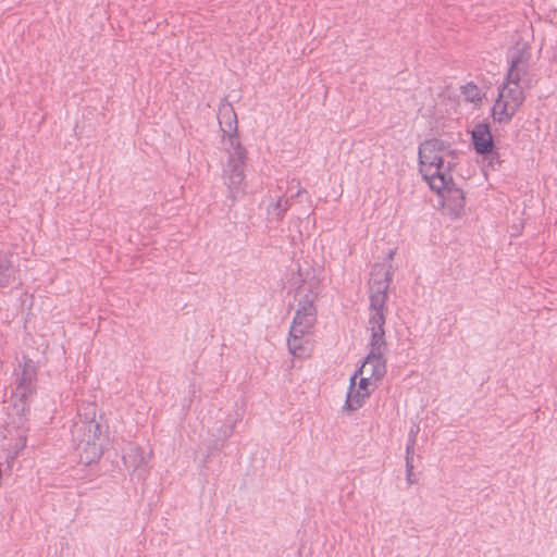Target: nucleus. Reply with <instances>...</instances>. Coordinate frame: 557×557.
<instances>
[{"mask_svg":"<svg viewBox=\"0 0 557 557\" xmlns=\"http://www.w3.org/2000/svg\"><path fill=\"white\" fill-rule=\"evenodd\" d=\"M304 193H306V190H305V189H302V188H299V189L297 190V193H296V196H300V195H301V194H304Z\"/></svg>","mask_w":557,"mask_h":557,"instance_id":"nucleus-24","label":"nucleus"},{"mask_svg":"<svg viewBox=\"0 0 557 557\" xmlns=\"http://www.w3.org/2000/svg\"><path fill=\"white\" fill-rule=\"evenodd\" d=\"M413 463H406V480L409 485H412L417 482L413 474Z\"/></svg>","mask_w":557,"mask_h":557,"instance_id":"nucleus-19","label":"nucleus"},{"mask_svg":"<svg viewBox=\"0 0 557 557\" xmlns=\"http://www.w3.org/2000/svg\"><path fill=\"white\" fill-rule=\"evenodd\" d=\"M375 383L376 382H374L373 377H370L369 375H361V379L359 381V387L357 389L371 393L372 388H370V386H375Z\"/></svg>","mask_w":557,"mask_h":557,"instance_id":"nucleus-18","label":"nucleus"},{"mask_svg":"<svg viewBox=\"0 0 557 557\" xmlns=\"http://www.w3.org/2000/svg\"><path fill=\"white\" fill-rule=\"evenodd\" d=\"M35 370L28 363H25L21 373L17 376V385L13 391L12 398L22 403V410H25V406L28 399L35 393Z\"/></svg>","mask_w":557,"mask_h":557,"instance_id":"nucleus-7","label":"nucleus"},{"mask_svg":"<svg viewBox=\"0 0 557 557\" xmlns=\"http://www.w3.org/2000/svg\"><path fill=\"white\" fill-rule=\"evenodd\" d=\"M498 97L511 106V109L518 110L524 101V96L519 87V82H506L499 91Z\"/></svg>","mask_w":557,"mask_h":557,"instance_id":"nucleus-10","label":"nucleus"},{"mask_svg":"<svg viewBox=\"0 0 557 557\" xmlns=\"http://www.w3.org/2000/svg\"><path fill=\"white\" fill-rule=\"evenodd\" d=\"M392 281L391 268L376 263L371 271L369 281L370 317L368 329L371 332L370 351L358 370L360 375H369L374 382L380 381L386 374V358L388 350L385 341V305L388 298L387 292Z\"/></svg>","mask_w":557,"mask_h":557,"instance_id":"nucleus-1","label":"nucleus"},{"mask_svg":"<svg viewBox=\"0 0 557 557\" xmlns=\"http://www.w3.org/2000/svg\"><path fill=\"white\" fill-rule=\"evenodd\" d=\"M530 57L531 54L527 44H517L509 50V69L507 72L508 82H519L521 79V76L527 73Z\"/></svg>","mask_w":557,"mask_h":557,"instance_id":"nucleus-6","label":"nucleus"},{"mask_svg":"<svg viewBox=\"0 0 557 557\" xmlns=\"http://www.w3.org/2000/svg\"><path fill=\"white\" fill-rule=\"evenodd\" d=\"M234 423L232 424H227L223 428H221L219 431H218V440L214 441V445H213V448L214 449H218L220 447L223 446V443L232 436L233 434V431H234Z\"/></svg>","mask_w":557,"mask_h":557,"instance_id":"nucleus-15","label":"nucleus"},{"mask_svg":"<svg viewBox=\"0 0 557 557\" xmlns=\"http://www.w3.org/2000/svg\"><path fill=\"white\" fill-rule=\"evenodd\" d=\"M419 432V428L416 426V428H411L410 431H409V434H408V442L407 444H411V445H416V438H417V434Z\"/></svg>","mask_w":557,"mask_h":557,"instance_id":"nucleus-21","label":"nucleus"},{"mask_svg":"<svg viewBox=\"0 0 557 557\" xmlns=\"http://www.w3.org/2000/svg\"><path fill=\"white\" fill-rule=\"evenodd\" d=\"M471 139L476 153L482 156L493 153L494 141L488 124L478 123L471 132Z\"/></svg>","mask_w":557,"mask_h":557,"instance_id":"nucleus-8","label":"nucleus"},{"mask_svg":"<svg viewBox=\"0 0 557 557\" xmlns=\"http://www.w3.org/2000/svg\"><path fill=\"white\" fill-rule=\"evenodd\" d=\"M396 250L393 249L388 252V259H393L394 258V255H395Z\"/></svg>","mask_w":557,"mask_h":557,"instance_id":"nucleus-23","label":"nucleus"},{"mask_svg":"<svg viewBox=\"0 0 557 557\" xmlns=\"http://www.w3.org/2000/svg\"><path fill=\"white\" fill-rule=\"evenodd\" d=\"M10 278L12 282L15 281L13 268L0 263V286H8L11 283Z\"/></svg>","mask_w":557,"mask_h":557,"instance_id":"nucleus-16","label":"nucleus"},{"mask_svg":"<svg viewBox=\"0 0 557 557\" xmlns=\"http://www.w3.org/2000/svg\"><path fill=\"white\" fill-rule=\"evenodd\" d=\"M516 112H517V110L511 109V106L508 102H506L504 99H502L500 97H498V99L496 100V102L493 107L494 120L499 123L510 121Z\"/></svg>","mask_w":557,"mask_h":557,"instance_id":"nucleus-12","label":"nucleus"},{"mask_svg":"<svg viewBox=\"0 0 557 557\" xmlns=\"http://www.w3.org/2000/svg\"><path fill=\"white\" fill-rule=\"evenodd\" d=\"M97 418V405L82 404L78 407V420L73 423L72 442L78 460L87 466L99 460L107 442L108 428Z\"/></svg>","mask_w":557,"mask_h":557,"instance_id":"nucleus-3","label":"nucleus"},{"mask_svg":"<svg viewBox=\"0 0 557 557\" xmlns=\"http://www.w3.org/2000/svg\"><path fill=\"white\" fill-rule=\"evenodd\" d=\"M309 334H299L289 329V337L287 341L288 350L295 357H302L309 354Z\"/></svg>","mask_w":557,"mask_h":557,"instance_id":"nucleus-11","label":"nucleus"},{"mask_svg":"<svg viewBox=\"0 0 557 557\" xmlns=\"http://www.w3.org/2000/svg\"><path fill=\"white\" fill-rule=\"evenodd\" d=\"M219 124L223 134L228 137L225 147L228 159L223 168L224 184L227 186L228 197L235 201L245 195V161L247 159V151L239 141L237 117L231 104L220 108Z\"/></svg>","mask_w":557,"mask_h":557,"instance_id":"nucleus-2","label":"nucleus"},{"mask_svg":"<svg viewBox=\"0 0 557 557\" xmlns=\"http://www.w3.org/2000/svg\"><path fill=\"white\" fill-rule=\"evenodd\" d=\"M290 207L289 200L283 197H278L275 201L271 202L268 206V215L270 220L274 221H282L284 218L285 212Z\"/></svg>","mask_w":557,"mask_h":557,"instance_id":"nucleus-13","label":"nucleus"},{"mask_svg":"<svg viewBox=\"0 0 557 557\" xmlns=\"http://www.w3.org/2000/svg\"><path fill=\"white\" fill-rule=\"evenodd\" d=\"M370 396V392H362L360 389H352V386L349 387V391L347 393V399L345 403V407L349 410H357L359 409L364 399Z\"/></svg>","mask_w":557,"mask_h":557,"instance_id":"nucleus-14","label":"nucleus"},{"mask_svg":"<svg viewBox=\"0 0 557 557\" xmlns=\"http://www.w3.org/2000/svg\"><path fill=\"white\" fill-rule=\"evenodd\" d=\"M419 165L423 178L432 190H442L451 184V170L458 163V153L450 144L437 139H426L419 146Z\"/></svg>","mask_w":557,"mask_h":557,"instance_id":"nucleus-4","label":"nucleus"},{"mask_svg":"<svg viewBox=\"0 0 557 557\" xmlns=\"http://www.w3.org/2000/svg\"><path fill=\"white\" fill-rule=\"evenodd\" d=\"M443 191H446V196H444V205L448 209L449 214L453 218H459L462 215L465 211L466 198L465 194L460 188H457L451 181L447 187H445Z\"/></svg>","mask_w":557,"mask_h":557,"instance_id":"nucleus-9","label":"nucleus"},{"mask_svg":"<svg viewBox=\"0 0 557 557\" xmlns=\"http://www.w3.org/2000/svg\"><path fill=\"white\" fill-rule=\"evenodd\" d=\"M295 301L297 309L290 325L294 332L299 334H311L317 322V307L314 305L317 294L306 285H301L296 289Z\"/></svg>","mask_w":557,"mask_h":557,"instance_id":"nucleus-5","label":"nucleus"},{"mask_svg":"<svg viewBox=\"0 0 557 557\" xmlns=\"http://www.w3.org/2000/svg\"><path fill=\"white\" fill-rule=\"evenodd\" d=\"M414 445L407 444L406 446V463H413Z\"/></svg>","mask_w":557,"mask_h":557,"instance_id":"nucleus-20","label":"nucleus"},{"mask_svg":"<svg viewBox=\"0 0 557 557\" xmlns=\"http://www.w3.org/2000/svg\"><path fill=\"white\" fill-rule=\"evenodd\" d=\"M462 95L465 96L467 101H478L481 100L480 90L474 84H467L462 87Z\"/></svg>","mask_w":557,"mask_h":557,"instance_id":"nucleus-17","label":"nucleus"},{"mask_svg":"<svg viewBox=\"0 0 557 557\" xmlns=\"http://www.w3.org/2000/svg\"><path fill=\"white\" fill-rule=\"evenodd\" d=\"M358 374H359V372L357 371V372L355 373V375H352V376H351V379H350V386H349V387H351V386H352V389H355L356 380H357V375H358Z\"/></svg>","mask_w":557,"mask_h":557,"instance_id":"nucleus-22","label":"nucleus"}]
</instances>
